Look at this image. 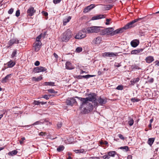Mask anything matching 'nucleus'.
<instances>
[{
  "mask_svg": "<svg viewBox=\"0 0 159 159\" xmlns=\"http://www.w3.org/2000/svg\"><path fill=\"white\" fill-rule=\"evenodd\" d=\"M43 123H42V122L40 121H37L35 122V123H34L32 125H37L41 124H43Z\"/></svg>",
  "mask_w": 159,
  "mask_h": 159,
  "instance_id": "42",
  "label": "nucleus"
},
{
  "mask_svg": "<svg viewBox=\"0 0 159 159\" xmlns=\"http://www.w3.org/2000/svg\"><path fill=\"white\" fill-rule=\"evenodd\" d=\"M48 91L50 93H57V91H55L53 89H50L48 90Z\"/></svg>",
  "mask_w": 159,
  "mask_h": 159,
  "instance_id": "38",
  "label": "nucleus"
},
{
  "mask_svg": "<svg viewBox=\"0 0 159 159\" xmlns=\"http://www.w3.org/2000/svg\"><path fill=\"white\" fill-rule=\"evenodd\" d=\"M34 103L35 105H39L41 104L40 102L39 101H34Z\"/></svg>",
  "mask_w": 159,
  "mask_h": 159,
  "instance_id": "43",
  "label": "nucleus"
},
{
  "mask_svg": "<svg viewBox=\"0 0 159 159\" xmlns=\"http://www.w3.org/2000/svg\"><path fill=\"white\" fill-rule=\"evenodd\" d=\"M42 37L41 36V35L39 34L37 37L36 38V41H40V39Z\"/></svg>",
  "mask_w": 159,
  "mask_h": 159,
  "instance_id": "46",
  "label": "nucleus"
},
{
  "mask_svg": "<svg viewBox=\"0 0 159 159\" xmlns=\"http://www.w3.org/2000/svg\"><path fill=\"white\" fill-rule=\"evenodd\" d=\"M88 97L86 98H82L77 96L75 97V98L78 99L84 103L88 102V101H89L94 102V105H98V102L96 101L97 99L96 98V95L95 93H90L88 94Z\"/></svg>",
  "mask_w": 159,
  "mask_h": 159,
  "instance_id": "2",
  "label": "nucleus"
},
{
  "mask_svg": "<svg viewBox=\"0 0 159 159\" xmlns=\"http://www.w3.org/2000/svg\"><path fill=\"white\" fill-rule=\"evenodd\" d=\"M139 78L138 77L132 79L130 81V82L131 83V84L133 85L134 84L139 82Z\"/></svg>",
  "mask_w": 159,
  "mask_h": 159,
  "instance_id": "26",
  "label": "nucleus"
},
{
  "mask_svg": "<svg viewBox=\"0 0 159 159\" xmlns=\"http://www.w3.org/2000/svg\"><path fill=\"white\" fill-rule=\"evenodd\" d=\"M33 44V45L35 48V50L36 52L38 51L41 48V46L42 43L41 41H36Z\"/></svg>",
  "mask_w": 159,
  "mask_h": 159,
  "instance_id": "12",
  "label": "nucleus"
},
{
  "mask_svg": "<svg viewBox=\"0 0 159 159\" xmlns=\"http://www.w3.org/2000/svg\"><path fill=\"white\" fill-rule=\"evenodd\" d=\"M134 123V121L133 119L131 117H129L128 118V124L130 126H132Z\"/></svg>",
  "mask_w": 159,
  "mask_h": 159,
  "instance_id": "28",
  "label": "nucleus"
},
{
  "mask_svg": "<svg viewBox=\"0 0 159 159\" xmlns=\"http://www.w3.org/2000/svg\"><path fill=\"white\" fill-rule=\"evenodd\" d=\"M66 103L67 105L73 106L75 104H77V102L74 98H68L66 100Z\"/></svg>",
  "mask_w": 159,
  "mask_h": 159,
  "instance_id": "6",
  "label": "nucleus"
},
{
  "mask_svg": "<svg viewBox=\"0 0 159 159\" xmlns=\"http://www.w3.org/2000/svg\"><path fill=\"white\" fill-rule=\"evenodd\" d=\"M32 125H25V126H23V127H26L27 128V129H28V128H29V127H32Z\"/></svg>",
  "mask_w": 159,
  "mask_h": 159,
  "instance_id": "63",
  "label": "nucleus"
},
{
  "mask_svg": "<svg viewBox=\"0 0 159 159\" xmlns=\"http://www.w3.org/2000/svg\"><path fill=\"white\" fill-rule=\"evenodd\" d=\"M110 156L108 154H107V155H105L103 156L102 157V158H106V159H109L110 158Z\"/></svg>",
  "mask_w": 159,
  "mask_h": 159,
  "instance_id": "45",
  "label": "nucleus"
},
{
  "mask_svg": "<svg viewBox=\"0 0 159 159\" xmlns=\"http://www.w3.org/2000/svg\"><path fill=\"white\" fill-rule=\"evenodd\" d=\"M107 153L110 157H114L116 152L115 151H111Z\"/></svg>",
  "mask_w": 159,
  "mask_h": 159,
  "instance_id": "34",
  "label": "nucleus"
},
{
  "mask_svg": "<svg viewBox=\"0 0 159 159\" xmlns=\"http://www.w3.org/2000/svg\"><path fill=\"white\" fill-rule=\"evenodd\" d=\"M66 68L68 70H72L74 68V67L70 62L67 61L66 63Z\"/></svg>",
  "mask_w": 159,
  "mask_h": 159,
  "instance_id": "19",
  "label": "nucleus"
},
{
  "mask_svg": "<svg viewBox=\"0 0 159 159\" xmlns=\"http://www.w3.org/2000/svg\"><path fill=\"white\" fill-rule=\"evenodd\" d=\"M110 156L108 154H107V155H105L103 156L102 157V158H106V159H109L110 158Z\"/></svg>",
  "mask_w": 159,
  "mask_h": 159,
  "instance_id": "44",
  "label": "nucleus"
},
{
  "mask_svg": "<svg viewBox=\"0 0 159 159\" xmlns=\"http://www.w3.org/2000/svg\"><path fill=\"white\" fill-rule=\"evenodd\" d=\"M71 36V32L69 29L67 30L61 36V39L63 42H67Z\"/></svg>",
  "mask_w": 159,
  "mask_h": 159,
  "instance_id": "4",
  "label": "nucleus"
},
{
  "mask_svg": "<svg viewBox=\"0 0 159 159\" xmlns=\"http://www.w3.org/2000/svg\"><path fill=\"white\" fill-rule=\"evenodd\" d=\"M71 19V17L70 16H68L67 18L63 19V22L64 25H66L67 23L69 22Z\"/></svg>",
  "mask_w": 159,
  "mask_h": 159,
  "instance_id": "24",
  "label": "nucleus"
},
{
  "mask_svg": "<svg viewBox=\"0 0 159 159\" xmlns=\"http://www.w3.org/2000/svg\"><path fill=\"white\" fill-rule=\"evenodd\" d=\"M95 76V75H77L75 77L77 79H81L83 78L87 79L90 77H93Z\"/></svg>",
  "mask_w": 159,
  "mask_h": 159,
  "instance_id": "13",
  "label": "nucleus"
},
{
  "mask_svg": "<svg viewBox=\"0 0 159 159\" xmlns=\"http://www.w3.org/2000/svg\"><path fill=\"white\" fill-rule=\"evenodd\" d=\"M155 139V138H149L147 142V143L150 145V146L151 147Z\"/></svg>",
  "mask_w": 159,
  "mask_h": 159,
  "instance_id": "23",
  "label": "nucleus"
},
{
  "mask_svg": "<svg viewBox=\"0 0 159 159\" xmlns=\"http://www.w3.org/2000/svg\"><path fill=\"white\" fill-rule=\"evenodd\" d=\"M42 79V77L41 76H39V77L36 78V81L40 80Z\"/></svg>",
  "mask_w": 159,
  "mask_h": 159,
  "instance_id": "59",
  "label": "nucleus"
},
{
  "mask_svg": "<svg viewBox=\"0 0 159 159\" xmlns=\"http://www.w3.org/2000/svg\"><path fill=\"white\" fill-rule=\"evenodd\" d=\"M96 101L98 102V104H99L101 106H102L107 102V98H103L101 97H99L98 99H97Z\"/></svg>",
  "mask_w": 159,
  "mask_h": 159,
  "instance_id": "10",
  "label": "nucleus"
},
{
  "mask_svg": "<svg viewBox=\"0 0 159 159\" xmlns=\"http://www.w3.org/2000/svg\"><path fill=\"white\" fill-rule=\"evenodd\" d=\"M20 43V39L16 38H12L10 40L8 43L9 46L7 48H10L14 44H17Z\"/></svg>",
  "mask_w": 159,
  "mask_h": 159,
  "instance_id": "7",
  "label": "nucleus"
},
{
  "mask_svg": "<svg viewBox=\"0 0 159 159\" xmlns=\"http://www.w3.org/2000/svg\"><path fill=\"white\" fill-rule=\"evenodd\" d=\"M50 96H51V95L48 96L47 95H43L42 97V98H45L46 100H48L49 99V97H50Z\"/></svg>",
  "mask_w": 159,
  "mask_h": 159,
  "instance_id": "47",
  "label": "nucleus"
},
{
  "mask_svg": "<svg viewBox=\"0 0 159 159\" xmlns=\"http://www.w3.org/2000/svg\"><path fill=\"white\" fill-rule=\"evenodd\" d=\"M123 89V86L122 85H119L116 88V89L118 90H122Z\"/></svg>",
  "mask_w": 159,
  "mask_h": 159,
  "instance_id": "40",
  "label": "nucleus"
},
{
  "mask_svg": "<svg viewBox=\"0 0 159 159\" xmlns=\"http://www.w3.org/2000/svg\"><path fill=\"white\" fill-rule=\"evenodd\" d=\"M115 66L119 67L121 66V65L120 63H116V64L115 65Z\"/></svg>",
  "mask_w": 159,
  "mask_h": 159,
  "instance_id": "60",
  "label": "nucleus"
},
{
  "mask_svg": "<svg viewBox=\"0 0 159 159\" xmlns=\"http://www.w3.org/2000/svg\"><path fill=\"white\" fill-rule=\"evenodd\" d=\"M62 0H53V2L55 4H57L60 3Z\"/></svg>",
  "mask_w": 159,
  "mask_h": 159,
  "instance_id": "49",
  "label": "nucleus"
},
{
  "mask_svg": "<svg viewBox=\"0 0 159 159\" xmlns=\"http://www.w3.org/2000/svg\"><path fill=\"white\" fill-rule=\"evenodd\" d=\"M55 83L52 82H46L44 83L43 85L46 86H53L54 85Z\"/></svg>",
  "mask_w": 159,
  "mask_h": 159,
  "instance_id": "29",
  "label": "nucleus"
},
{
  "mask_svg": "<svg viewBox=\"0 0 159 159\" xmlns=\"http://www.w3.org/2000/svg\"><path fill=\"white\" fill-rule=\"evenodd\" d=\"M64 147L63 145H60L57 148V150L59 152H61L64 149Z\"/></svg>",
  "mask_w": 159,
  "mask_h": 159,
  "instance_id": "35",
  "label": "nucleus"
},
{
  "mask_svg": "<svg viewBox=\"0 0 159 159\" xmlns=\"http://www.w3.org/2000/svg\"><path fill=\"white\" fill-rule=\"evenodd\" d=\"M106 22L105 23L106 25H108L109 24V22L110 21V19H106Z\"/></svg>",
  "mask_w": 159,
  "mask_h": 159,
  "instance_id": "57",
  "label": "nucleus"
},
{
  "mask_svg": "<svg viewBox=\"0 0 159 159\" xmlns=\"http://www.w3.org/2000/svg\"><path fill=\"white\" fill-rule=\"evenodd\" d=\"M46 33L47 32H44L43 33L40 34V35H41L42 37H43V38H44L45 37Z\"/></svg>",
  "mask_w": 159,
  "mask_h": 159,
  "instance_id": "50",
  "label": "nucleus"
},
{
  "mask_svg": "<svg viewBox=\"0 0 159 159\" xmlns=\"http://www.w3.org/2000/svg\"><path fill=\"white\" fill-rule=\"evenodd\" d=\"M154 63H155V65H157V66H159V61H156Z\"/></svg>",
  "mask_w": 159,
  "mask_h": 159,
  "instance_id": "62",
  "label": "nucleus"
},
{
  "mask_svg": "<svg viewBox=\"0 0 159 159\" xmlns=\"http://www.w3.org/2000/svg\"><path fill=\"white\" fill-rule=\"evenodd\" d=\"M11 74H9L7 75L5 77L2 78L1 82L3 83H6L9 79L11 78Z\"/></svg>",
  "mask_w": 159,
  "mask_h": 159,
  "instance_id": "20",
  "label": "nucleus"
},
{
  "mask_svg": "<svg viewBox=\"0 0 159 159\" xmlns=\"http://www.w3.org/2000/svg\"><path fill=\"white\" fill-rule=\"evenodd\" d=\"M117 55V53L113 52H110L109 57H114Z\"/></svg>",
  "mask_w": 159,
  "mask_h": 159,
  "instance_id": "37",
  "label": "nucleus"
},
{
  "mask_svg": "<svg viewBox=\"0 0 159 159\" xmlns=\"http://www.w3.org/2000/svg\"><path fill=\"white\" fill-rule=\"evenodd\" d=\"M62 125V123L61 122H59L57 125V126L58 128H60Z\"/></svg>",
  "mask_w": 159,
  "mask_h": 159,
  "instance_id": "55",
  "label": "nucleus"
},
{
  "mask_svg": "<svg viewBox=\"0 0 159 159\" xmlns=\"http://www.w3.org/2000/svg\"><path fill=\"white\" fill-rule=\"evenodd\" d=\"M131 101L133 102H138L140 101V99L139 98H132L131 99Z\"/></svg>",
  "mask_w": 159,
  "mask_h": 159,
  "instance_id": "39",
  "label": "nucleus"
},
{
  "mask_svg": "<svg viewBox=\"0 0 159 159\" xmlns=\"http://www.w3.org/2000/svg\"><path fill=\"white\" fill-rule=\"evenodd\" d=\"M154 81V79L153 78H152L148 80V82H149L150 83H152Z\"/></svg>",
  "mask_w": 159,
  "mask_h": 159,
  "instance_id": "51",
  "label": "nucleus"
},
{
  "mask_svg": "<svg viewBox=\"0 0 159 159\" xmlns=\"http://www.w3.org/2000/svg\"><path fill=\"white\" fill-rule=\"evenodd\" d=\"M118 136L119 137V138H120L121 139L123 140H124V138L122 134H118Z\"/></svg>",
  "mask_w": 159,
  "mask_h": 159,
  "instance_id": "54",
  "label": "nucleus"
},
{
  "mask_svg": "<svg viewBox=\"0 0 159 159\" xmlns=\"http://www.w3.org/2000/svg\"><path fill=\"white\" fill-rule=\"evenodd\" d=\"M95 6L94 4H92L90 5L87 7L84 8V12L87 13L89 11L91 10L95 7Z\"/></svg>",
  "mask_w": 159,
  "mask_h": 159,
  "instance_id": "14",
  "label": "nucleus"
},
{
  "mask_svg": "<svg viewBox=\"0 0 159 159\" xmlns=\"http://www.w3.org/2000/svg\"><path fill=\"white\" fill-rule=\"evenodd\" d=\"M42 13L45 16H47L48 15V13L47 12L43 11Z\"/></svg>",
  "mask_w": 159,
  "mask_h": 159,
  "instance_id": "64",
  "label": "nucleus"
},
{
  "mask_svg": "<svg viewBox=\"0 0 159 159\" xmlns=\"http://www.w3.org/2000/svg\"><path fill=\"white\" fill-rule=\"evenodd\" d=\"M102 41V38L100 36L97 37L94 39L92 41V43L93 44L98 46Z\"/></svg>",
  "mask_w": 159,
  "mask_h": 159,
  "instance_id": "11",
  "label": "nucleus"
},
{
  "mask_svg": "<svg viewBox=\"0 0 159 159\" xmlns=\"http://www.w3.org/2000/svg\"><path fill=\"white\" fill-rule=\"evenodd\" d=\"M93 105L90 103L85 102L84 103L82 102L80 107L82 113L85 114L89 113L93 109Z\"/></svg>",
  "mask_w": 159,
  "mask_h": 159,
  "instance_id": "3",
  "label": "nucleus"
},
{
  "mask_svg": "<svg viewBox=\"0 0 159 159\" xmlns=\"http://www.w3.org/2000/svg\"><path fill=\"white\" fill-rule=\"evenodd\" d=\"M39 135L41 136H44L45 135V133L43 132H41L39 133Z\"/></svg>",
  "mask_w": 159,
  "mask_h": 159,
  "instance_id": "58",
  "label": "nucleus"
},
{
  "mask_svg": "<svg viewBox=\"0 0 159 159\" xmlns=\"http://www.w3.org/2000/svg\"><path fill=\"white\" fill-rule=\"evenodd\" d=\"M40 64V62L39 61H36L34 63V65L36 66H39Z\"/></svg>",
  "mask_w": 159,
  "mask_h": 159,
  "instance_id": "56",
  "label": "nucleus"
},
{
  "mask_svg": "<svg viewBox=\"0 0 159 159\" xmlns=\"http://www.w3.org/2000/svg\"><path fill=\"white\" fill-rule=\"evenodd\" d=\"M99 32H100L99 34L100 35H107L106 29H104L102 30H101L100 29V31H99Z\"/></svg>",
  "mask_w": 159,
  "mask_h": 159,
  "instance_id": "31",
  "label": "nucleus"
},
{
  "mask_svg": "<svg viewBox=\"0 0 159 159\" xmlns=\"http://www.w3.org/2000/svg\"><path fill=\"white\" fill-rule=\"evenodd\" d=\"M85 33H87L85 32V30L84 31V30H82L81 31H80L78 34H76L75 36V39H79L84 38L86 37Z\"/></svg>",
  "mask_w": 159,
  "mask_h": 159,
  "instance_id": "8",
  "label": "nucleus"
},
{
  "mask_svg": "<svg viewBox=\"0 0 159 159\" xmlns=\"http://www.w3.org/2000/svg\"><path fill=\"white\" fill-rule=\"evenodd\" d=\"M53 55L56 59H57L58 58V56L56 53L55 52L54 53Z\"/></svg>",
  "mask_w": 159,
  "mask_h": 159,
  "instance_id": "61",
  "label": "nucleus"
},
{
  "mask_svg": "<svg viewBox=\"0 0 159 159\" xmlns=\"http://www.w3.org/2000/svg\"><path fill=\"white\" fill-rule=\"evenodd\" d=\"M13 9L11 8L8 11V12L9 14H11L13 12Z\"/></svg>",
  "mask_w": 159,
  "mask_h": 159,
  "instance_id": "52",
  "label": "nucleus"
},
{
  "mask_svg": "<svg viewBox=\"0 0 159 159\" xmlns=\"http://www.w3.org/2000/svg\"><path fill=\"white\" fill-rule=\"evenodd\" d=\"M153 57L149 56L146 57L145 60L146 62L148 63H150L153 62L154 61Z\"/></svg>",
  "mask_w": 159,
  "mask_h": 159,
  "instance_id": "16",
  "label": "nucleus"
},
{
  "mask_svg": "<svg viewBox=\"0 0 159 159\" xmlns=\"http://www.w3.org/2000/svg\"><path fill=\"white\" fill-rule=\"evenodd\" d=\"M35 11L34 10V7H30L27 10V12L28 15L30 16H32L33 15Z\"/></svg>",
  "mask_w": 159,
  "mask_h": 159,
  "instance_id": "17",
  "label": "nucleus"
},
{
  "mask_svg": "<svg viewBox=\"0 0 159 159\" xmlns=\"http://www.w3.org/2000/svg\"><path fill=\"white\" fill-rule=\"evenodd\" d=\"M17 53V49H14L11 55V58H14L16 57V54Z\"/></svg>",
  "mask_w": 159,
  "mask_h": 159,
  "instance_id": "30",
  "label": "nucleus"
},
{
  "mask_svg": "<svg viewBox=\"0 0 159 159\" xmlns=\"http://www.w3.org/2000/svg\"><path fill=\"white\" fill-rule=\"evenodd\" d=\"M110 52H105L104 53L103 56L105 57H109Z\"/></svg>",
  "mask_w": 159,
  "mask_h": 159,
  "instance_id": "48",
  "label": "nucleus"
},
{
  "mask_svg": "<svg viewBox=\"0 0 159 159\" xmlns=\"http://www.w3.org/2000/svg\"><path fill=\"white\" fill-rule=\"evenodd\" d=\"M104 15H99L93 16L92 18V20H95L99 19H101L105 18Z\"/></svg>",
  "mask_w": 159,
  "mask_h": 159,
  "instance_id": "21",
  "label": "nucleus"
},
{
  "mask_svg": "<svg viewBox=\"0 0 159 159\" xmlns=\"http://www.w3.org/2000/svg\"><path fill=\"white\" fill-rule=\"evenodd\" d=\"M83 49L81 47H78L75 50V52L77 53H79L82 51Z\"/></svg>",
  "mask_w": 159,
  "mask_h": 159,
  "instance_id": "36",
  "label": "nucleus"
},
{
  "mask_svg": "<svg viewBox=\"0 0 159 159\" xmlns=\"http://www.w3.org/2000/svg\"><path fill=\"white\" fill-rule=\"evenodd\" d=\"M47 69L43 66H39L38 67H35L34 69V71L35 73H39L42 72L46 71Z\"/></svg>",
  "mask_w": 159,
  "mask_h": 159,
  "instance_id": "9",
  "label": "nucleus"
},
{
  "mask_svg": "<svg viewBox=\"0 0 159 159\" xmlns=\"http://www.w3.org/2000/svg\"><path fill=\"white\" fill-rule=\"evenodd\" d=\"M18 152L16 150H14L13 151H11L9 152L8 153V155L9 156H13L14 155H15L17 154V153Z\"/></svg>",
  "mask_w": 159,
  "mask_h": 159,
  "instance_id": "27",
  "label": "nucleus"
},
{
  "mask_svg": "<svg viewBox=\"0 0 159 159\" xmlns=\"http://www.w3.org/2000/svg\"><path fill=\"white\" fill-rule=\"evenodd\" d=\"M144 48H138L131 51V54H137L140 52H142Z\"/></svg>",
  "mask_w": 159,
  "mask_h": 159,
  "instance_id": "18",
  "label": "nucleus"
},
{
  "mask_svg": "<svg viewBox=\"0 0 159 159\" xmlns=\"http://www.w3.org/2000/svg\"><path fill=\"white\" fill-rule=\"evenodd\" d=\"M131 68L132 70H134V69L139 70V69H141L140 68L139 66H138L136 65L135 64H134L133 65L131 66Z\"/></svg>",
  "mask_w": 159,
  "mask_h": 159,
  "instance_id": "33",
  "label": "nucleus"
},
{
  "mask_svg": "<svg viewBox=\"0 0 159 159\" xmlns=\"http://www.w3.org/2000/svg\"><path fill=\"white\" fill-rule=\"evenodd\" d=\"M113 6L111 5H106V10H109Z\"/></svg>",
  "mask_w": 159,
  "mask_h": 159,
  "instance_id": "41",
  "label": "nucleus"
},
{
  "mask_svg": "<svg viewBox=\"0 0 159 159\" xmlns=\"http://www.w3.org/2000/svg\"><path fill=\"white\" fill-rule=\"evenodd\" d=\"M143 18H138L134 19L130 22L127 23L124 27L120 29H117L111 33V35L113 36L117 34H119L123 32L124 30H127L128 29L133 27L135 26L134 24L135 22L142 19Z\"/></svg>",
  "mask_w": 159,
  "mask_h": 159,
  "instance_id": "1",
  "label": "nucleus"
},
{
  "mask_svg": "<svg viewBox=\"0 0 159 159\" xmlns=\"http://www.w3.org/2000/svg\"><path fill=\"white\" fill-rule=\"evenodd\" d=\"M101 28L100 26H93L88 28L85 30V32L88 33H97L100 31V28Z\"/></svg>",
  "mask_w": 159,
  "mask_h": 159,
  "instance_id": "5",
  "label": "nucleus"
},
{
  "mask_svg": "<svg viewBox=\"0 0 159 159\" xmlns=\"http://www.w3.org/2000/svg\"><path fill=\"white\" fill-rule=\"evenodd\" d=\"M106 31L107 32V35H111V33L114 30V29L113 28H106Z\"/></svg>",
  "mask_w": 159,
  "mask_h": 159,
  "instance_id": "25",
  "label": "nucleus"
},
{
  "mask_svg": "<svg viewBox=\"0 0 159 159\" xmlns=\"http://www.w3.org/2000/svg\"><path fill=\"white\" fill-rule=\"evenodd\" d=\"M139 40L138 39H134L131 42L130 44L132 47L135 48L139 44Z\"/></svg>",
  "mask_w": 159,
  "mask_h": 159,
  "instance_id": "15",
  "label": "nucleus"
},
{
  "mask_svg": "<svg viewBox=\"0 0 159 159\" xmlns=\"http://www.w3.org/2000/svg\"><path fill=\"white\" fill-rule=\"evenodd\" d=\"M20 15V10H18L16 11V16L17 17H18Z\"/></svg>",
  "mask_w": 159,
  "mask_h": 159,
  "instance_id": "53",
  "label": "nucleus"
},
{
  "mask_svg": "<svg viewBox=\"0 0 159 159\" xmlns=\"http://www.w3.org/2000/svg\"><path fill=\"white\" fill-rule=\"evenodd\" d=\"M7 64L8 67L11 68L15 65L16 63L14 61L11 60L7 63Z\"/></svg>",
  "mask_w": 159,
  "mask_h": 159,
  "instance_id": "22",
  "label": "nucleus"
},
{
  "mask_svg": "<svg viewBox=\"0 0 159 159\" xmlns=\"http://www.w3.org/2000/svg\"><path fill=\"white\" fill-rule=\"evenodd\" d=\"M119 149L122 150L126 152H128L129 150V148L127 146L121 147L119 148Z\"/></svg>",
  "mask_w": 159,
  "mask_h": 159,
  "instance_id": "32",
  "label": "nucleus"
}]
</instances>
